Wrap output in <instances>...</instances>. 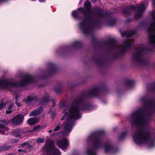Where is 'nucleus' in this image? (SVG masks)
Listing matches in <instances>:
<instances>
[{"label": "nucleus", "instance_id": "39448f33", "mask_svg": "<svg viewBox=\"0 0 155 155\" xmlns=\"http://www.w3.org/2000/svg\"><path fill=\"white\" fill-rule=\"evenodd\" d=\"M34 82V78L29 74L25 75L21 80L17 83H15L12 80L1 79H0V88L11 90L12 88L23 86Z\"/></svg>", "mask_w": 155, "mask_h": 155}, {"label": "nucleus", "instance_id": "b1692460", "mask_svg": "<svg viewBox=\"0 0 155 155\" xmlns=\"http://www.w3.org/2000/svg\"><path fill=\"white\" fill-rule=\"evenodd\" d=\"M19 152L21 153V154H24L26 153V150L21 149H18V150Z\"/></svg>", "mask_w": 155, "mask_h": 155}, {"label": "nucleus", "instance_id": "c85d7f7f", "mask_svg": "<svg viewBox=\"0 0 155 155\" xmlns=\"http://www.w3.org/2000/svg\"><path fill=\"white\" fill-rule=\"evenodd\" d=\"M53 131V130H52L51 129V130H48V133H50V134H51V133Z\"/></svg>", "mask_w": 155, "mask_h": 155}, {"label": "nucleus", "instance_id": "a211bd4d", "mask_svg": "<svg viewBox=\"0 0 155 155\" xmlns=\"http://www.w3.org/2000/svg\"><path fill=\"white\" fill-rule=\"evenodd\" d=\"M49 98V97L48 95H45L43 97V102L44 104L48 103L50 101Z\"/></svg>", "mask_w": 155, "mask_h": 155}, {"label": "nucleus", "instance_id": "f03ea898", "mask_svg": "<svg viewBox=\"0 0 155 155\" xmlns=\"http://www.w3.org/2000/svg\"><path fill=\"white\" fill-rule=\"evenodd\" d=\"M90 106L84 103L82 98H79L71 104L65 106L62 102L60 103L59 107L60 108L64 109L63 113L64 115L61 118V120H66L64 123V133L65 135L70 133L74 124V120H77L81 117L80 111L81 110H87Z\"/></svg>", "mask_w": 155, "mask_h": 155}, {"label": "nucleus", "instance_id": "cd10ccee", "mask_svg": "<svg viewBox=\"0 0 155 155\" xmlns=\"http://www.w3.org/2000/svg\"><path fill=\"white\" fill-rule=\"evenodd\" d=\"M79 44V42H78V41H76V42H75L74 43V46L78 45Z\"/></svg>", "mask_w": 155, "mask_h": 155}, {"label": "nucleus", "instance_id": "0eeeda50", "mask_svg": "<svg viewBox=\"0 0 155 155\" xmlns=\"http://www.w3.org/2000/svg\"><path fill=\"white\" fill-rule=\"evenodd\" d=\"M146 52V48L141 47L138 49H136L132 56V59L137 62H143V56Z\"/></svg>", "mask_w": 155, "mask_h": 155}, {"label": "nucleus", "instance_id": "bb28decb", "mask_svg": "<svg viewBox=\"0 0 155 155\" xmlns=\"http://www.w3.org/2000/svg\"><path fill=\"white\" fill-rule=\"evenodd\" d=\"M15 104L18 107H19L21 106V104L18 103L17 101H15Z\"/></svg>", "mask_w": 155, "mask_h": 155}, {"label": "nucleus", "instance_id": "72a5a7b5", "mask_svg": "<svg viewBox=\"0 0 155 155\" xmlns=\"http://www.w3.org/2000/svg\"><path fill=\"white\" fill-rule=\"evenodd\" d=\"M15 98H16V99L17 100V99H18V98L17 97V96H16Z\"/></svg>", "mask_w": 155, "mask_h": 155}, {"label": "nucleus", "instance_id": "a878e982", "mask_svg": "<svg viewBox=\"0 0 155 155\" xmlns=\"http://www.w3.org/2000/svg\"><path fill=\"white\" fill-rule=\"evenodd\" d=\"M152 6L153 8H155V0H152Z\"/></svg>", "mask_w": 155, "mask_h": 155}, {"label": "nucleus", "instance_id": "473e14b6", "mask_svg": "<svg viewBox=\"0 0 155 155\" xmlns=\"http://www.w3.org/2000/svg\"><path fill=\"white\" fill-rule=\"evenodd\" d=\"M132 83V81H129V84H131Z\"/></svg>", "mask_w": 155, "mask_h": 155}, {"label": "nucleus", "instance_id": "2f4dec72", "mask_svg": "<svg viewBox=\"0 0 155 155\" xmlns=\"http://www.w3.org/2000/svg\"><path fill=\"white\" fill-rule=\"evenodd\" d=\"M92 2H95L96 1V0H91Z\"/></svg>", "mask_w": 155, "mask_h": 155}, {"label": "nucleus", "instance_id": "ddd939ff", "mask_svg": "<svg viewBox=\"0 0 155 155\" xmlns=\"http://www.w3.org/2000/svg\"><path fill=\"white\" fill-rule=\"evenodd\" d=\"M21 130L17 129L14 130L13 131V134L14 135L17 137H19L21 136Z\"/></svg>", "mask_w": 155, "mask_h": 155}, {"label": "nucleus", "instance_id": "f8f14e48", "mask_svg": "<svg viewBox=\"0 0 155 155\" xmlns=\"http://www.w3.org/2000/svg\"><path fill=\"white\" fill-rule=\"evenodd\" d=\"M43 110V108L41 107H40L35 109L31 112L29 115V116L36 117L40 114Z\"/></svg>", "mask_w": 155, "mask_h": 155}, {"label": "nucleus", "instance_id": "20e7f679", "mask_svg": "<svg viewBox=\"0 0 155 155\" xmlns=\"http://www.w3.org/2000/svg\"><path fill=\"white\" fill-rule=\"evenodd\" d=\"M88 141V142L93 141V144L92 147L87 149L86 153L87 155H97L96 150L102 148L104 149L105 152L106 153L115 151L116 149L113 147L110 142H107L104 143L103 139L101 136L92 134L89 137Z\"/></svg>", "mask_w": 155, "mask_h": 155}, {"label": "nucleus", "instance_id": "9d476101", "mask_svg": "<svg viewBox=\"0 0 155 155\" xmlns=\"http://www.w3.org/2000/svg\"><path fill=\"white\" fill-rule=\"evenodd\" d=\"M57 143L58 146L64 150L67 148L68 144V140L66 138L57 140Z\"/></svg>", "mask_w": 155, "mask_h": 155}, {"label": "nucleus", "instance_id": "aec40b11", "mask_svg": "<svg viewBox=\"0 0 155 155\" xmlns=\"http://www.w3.org/2000/svg\"><path fill=\"white\" fill-rule=\"evenodd\" d=\"M41 128V126L38 125L36 126H34L33 127V130L34 131H37L39 130Z\"/></svg>", "mask_w": 155, "mask_h": 155}, {"label": "nucleus", "instance_id": "7ed1b4c3", "mask_svg": "<svg viewBox=\"0 0 155 155\" xmlns=\"http://www.w3.org/2000/svg\"><path fill=\"white\" fill-rule=\"evenodd\" d=\"M84 5L86 10L82 8H78L76 11L72 12V15L74 18L78 19L81 13L84 15V18L83 21L79 23V28L85 34H91L97 23L94 20L93 14L91 9V4L89 1H86Z\"/></svg>", "mask_w": 155, "mask_h": 155}, {"label": "nucleus", "instance_id": "dca6fc26", "mask_svg": "<svg viewBox=\"0 0 155 155\" xmlns=\"http://www.w3.org/2000/svg\"><path fill=\"white\" fill-rule=\"evenodd\" d=\"M37 118H30L28 120V123L30 125H33L38 121Z\"/></svg>", "mask_w": 155, "mask_h": 155}, {"label": "nucleus", "instance_id": "423d86ee", "mask_svg": "<svg viewBox=\"0 0 155 155\" xmlns=\"http://www.w3.org/2000/svg\"><path fill=\"white\" fill-rule=\"evenodd\" d=\"M134 33L133 31H130L128 32H124L122 33L123 36H126L127 40L124 41L123 45L119 47L117 45L115 40H112L110 42L111 47L114 48H116L119 51H123L126 49L131 47L133 45V41L132 40L129 39V38Z\"/></svg>", "mask_w": 155, "mask_h": 155}, {"label": "nucleus", "instance_id": "393cba45", "mask_svg": "<svg viewBox=\"0 0 155 155\" xmlns=\"http://www.w3.org/2000/svg\"><path fill=\"white\" fill-rule=\"evenodd\" d=\"M127 132H123L121 135H120V138H123V137H124L127 134Z\"/></svg>", "mask_w": 155, "mask_h": 155}, {"label": "nucleus", "instance_id": "1a4fd4ad", "mask_svg": "<svg viewBox=\"0 0 155 155\" xmlns=\"http://www.w3.org/2000/svg\"><path fill=\"white\" fill-rule=\"evenodd\" d=\"M23 119V116L18 114L12 119L11 120L14 125L18 126L22 122Z\"/></svg>", "mask_w": 155, "mask_h": 155}, {"label": "nucleus", "instance_id": "7c9ffc66", "mask_svg": "<svg viewBox=\"0 0 155 155\" xmlns=\"http://www.w3.org/2000/svg\"><path fill=\"white\" fill-rule=\"evenodd\" d=\"M83 1V0H80V1L79 2V4H80Z\"/></svg>", "mask_w": 155, "mask_h": 155}, {"label": "nucleus", "instance_id": "4468645a", "mask_svg": "<svg viewBox=\"0 0 155 155\" xmlns=\"http://www.w3.org/2000/svg\"><path fill=\"white\" fill-rule=\"evenodd\" d=\"M95 10L97 12L99 16L103 17L104 16H107V13L105 12H104L100 8H96Z\"/></svg>", "mask_w": 155, "mask_h": 155}, {"label": "nucleus", "instance_id": "9b49d317", "mask_svg": "<svg viewBox=\"0 0 155 155\" xmlns=\"http://www.w3.org/2000/svg\"><path fill=\"white\" fill-rule=\"evenodd\" d=\"M7 124V123L4 120L0 121V134H5V132L8 130V129L6 127Z\"/></svg>", "mask_w": 155, "mask_h": 155}, {"label": "nucleus", "instance_id": "c9c22d12", "mask_svg": "<svg viewBox=\"0 0 155 155\" xmlns=\"http://www.w3.org/2000/svg\"><path fill=\"white\" fill-rule=\"evenodd\" d=\"M53 135V134H51V136H52Z\"/></svg>", "mask_w": 155, "mask_h": 155}, {"label": "nucleus", "instance_id": "6e6552de", "mask_svg": "<svg viewBox=\"0 0 155 155\" xmlns=\"http://www.w3.org/2000/svg\"><path fill=\"white\" fill-rule=\"evenodd\" d=\"M133 10H134L137 11L135 17L137 18L140 17L142 16L143 12L145 10V4L144 3H142L138 8L136 6H131L127 7L126 8L127 10L130 11Z\"/></svg>", "mask_w": 155, "mask_h": 155}, {"label": "nucleus", "instance_id": "412c9836", "mask_svg": "<svg viewBox=\"0 0 155 155\" xmlns=\"http://www.w3.org/2000/svg\"><path fill=\"white\" fill-rule=\"evenodd\" d=\"M60 128V124H57L53 129V131L55 132L58 130Z\"/></svg>", "mask_w": 155, "mask_h": 155}, {"label": "nucleus", "instance_id": "c756f323", "mask_svg": "<svg viewBox=\"0 0 155 155\" xmlns=\"http://www.w3.org/2000/svg\"><path fill=\"white\" fill-rule=\"evenodd\" d=\"M46 0H39V2H43L46 1Z\"/></svg>", "mask_w": 155, "mask_h": 155}, {"label": "nucleus", "instance_id": "f3484780", "mask_svg": "<svg viewBox=\"0 0 155 155\" xmlns=\"http://www.w3.org/2000/svg\"><path fill=\"white\" fill-rule=\"evenodd\" d=\"M99 90L97 88H95L92 89L90 91V94L91 96H96L97 94L98 93Z\"/></svg>", "mask_w": 155, "mask_h": 155}, {"label": "nucleus", "instance_id": "f704fd0d", "mask_svg": "<svg viewBox=\"0 0 155 155\" xmlns=\"http://www.w3.org/2000/svg\"><path fill=\"white\" fill-rule=\"evenodd\" d=\"M12 155H16V154H13Z\"/></svg>", "mask_w": 155, "mask_h": 155}, {"label": "nucleus", "instance_id": "5701e85b", "mask_svg": "<svg viewBox=\"0 0 155 155\" xmlns=\"http://www.w3.org/2000/svg\"><path fill=\"white\" fill-rule=\"evenodd\" d=\"M6 104H4L2 102H1V103L0 104V110H1L4 108Z\"/></svg>", "mask_w": 155, "mask_h": 155}, {"label": "nucleus", "instance_id": "f257e3e1", "mask_svg": "<svg viewBox=\"0 0 155 155\" xmlns=\"http://www.w3.org/2000/svg\"><path fill=\"white\" fill-rule=\"evenodd\" d=\"M141 100L147 102L145 109H140L135 112L129 116L127 120L131 122L132 125H135L138 127L137 133L133 137L135 143L140 145H145L150 148L153 147L154 144L153 140L150 134L147 127L149 115L146 112L149 110L151 111L155 110V101L147 102L145 97H142Z\"/></svg>", "mask_w": 155, "mask_h": 155}, {"label": "nucleus", "instance_id": "4be33fe9", "mask_svg": "<svg viewBox=\"0 0 155 155\" xmlns=\"http://www.w3.org/2000/svg\"><path fill=\"white\" fill-rule=\"evenodd\" d=\"M44 139L38 138L37 140V143H42L44 142Z\"/></svg>", "mask_w": 155, "mask_h": 155}, {"label": "nucleus", "instance_id": "6ab92c4d", "mask_svg": "<svg viewBox=\"0 0 155 155\" xmlns=\"http://www.w3.org/2000/svg\"><path fill=\"white\" fill-rule=\"evenodd\" d=\"M14 104H12L9 106L8 110L6 111V113L7 114H9L11 113L12 111V109Z\"/></svg>", "mask_w": 155, "mask_h": 155}, {"label": "nucleus", "instance_id": "2eb2a0df", "mask_svg": "<svg viewBox=\"0 0 155 155\" xmlns=\"http://www.w3.org/2000/svg\"><path fill=\"white\" fill-rule=\"evenodd\" d=\"M36 97L35 96H29L28 97L25 99L24 101L26 102L30 103L31 102H34Z\"/></svg>", "mask_w": 155, "mask_h": 155}]
</instances>
